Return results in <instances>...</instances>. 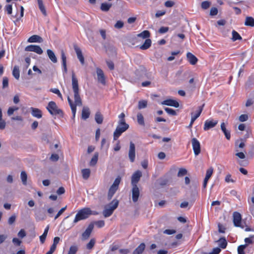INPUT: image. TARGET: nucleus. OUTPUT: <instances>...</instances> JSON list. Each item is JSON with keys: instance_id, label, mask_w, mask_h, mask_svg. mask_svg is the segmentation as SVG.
<instances>
[{"instance_id": "nucleus-1", "label": "nucleus", "mask_w": 254, "mask_h": 254, "mask_svg": "<svg viewBox=\"0 0 254 254\" xmlns=\"http://www.w3.org/2000/svg\"><path fill=\"white\" fill-rule=\"evenodd\" d=\"M72 88L74 94V103H73L72 100L69 96H67V101L70 107L73 116H75L76 112V106H81L82 105V100L79 94V88L78 80L75 76V73L73 72L71 76Z\"/></svg>"}, {"instance_id": "nucleus-2", "label": "nucleus", "mask_w": 254, "mask_h": 254, "mask_svg": "<svg viewBox=\"0 0 254 254\" xmlns=\"http://www.w3.org/2000/svg\"><path fill=\"white\" fill-rule=\"evenodd\" d=\"M91 214V210L89 208L84 207L80 209L76 214L73 222L75 223L79 221L85 219Z\"/></svg>"}, {"instance_id": "nucleus-3", "label": "nucleus", "mask_w": 254, "mask_h": 254, "mask_svg": "<svg viewBox=\"0 0 254 254\" xmlns=\"http://www.w3.org/2000/svg\"><path fill=\"white\" fill-rule=\"evenodd\" d=\"M46 109L50 114L53 116L63 115V111L58 107L56 103L54 101L49 102Z\"/></svg>"}, {"instance_id": "nucleus-4", "label": "nucleus", "mask_w": 254, "mask_h": 254, "mask_svg": "<svg viewBox=\"0 0 254 254\" xmlns=\"http://www.w3.org/2000/svg\"><path fill=\"white\" fill-rule=\"evenodd\" d=\"M121 178L118 176L115 180L113 184L109 188L108 193V198L110 200L119 189V184L121 182Z\"/></svg>"}, {"instance_id": "nucleus-5", "label": "nucleus", "mask_w": 254, "mask_h": 254, "mask_svg": "<svg viewBox=\"0 0 254 254\" xmlns=\"http://www.w3.org/2000/svg\"><path fill=\"white\" fill-rule=\"evenodd\" d=\"M123 124H119V125L117 127L115 131L114 132V139H117L120 136L125 132L126 130H127L129 126L128 124L126 123H124V122H122Z\"/></svg>"}, {"instance_id": "nucleus-6", "label": "nucleus", "mask_w": 254, "mask_h": 254, "mask_svg": "<svg viewBox=\"0 0 254 254\" xmlns=\"http://www.w3.org/2000/svg\"><path fill=\"white\" fill-rule=\"evenodd\" d=\"M142 176V172L140 170L136 171L132 175L131 178V184L132 186H137V183L139 181Z\"/></svg>"}, {"instance_id": "nucleus-7", "label": "nucleus", "mask_w": 254, "mask_h": 254, "mask_svg": "<svg viewBox=\"0 0 254 254\" xmlns=\"http://www.w3.org/2000/svg\"><path fill=\"white\" fill-rule=\"evenodd\" d=\"M26 51L34 52L39 55H41L43 51L41 48L38 45H30L26 46L25 48Z\"/></svg>"}, {"instance_id": "nucleus-8", "label": "nucleus", "mask_w": 254, "mask_h": 254, "mask_svg": "<svg viewBox=\"0 0 254 254\" xmlns=\"http://www.w3.org/2000/svg\"><path fill=\"white\" fill-rule=\"evenodd\" d=\"M192 149L195 155H198L200 153V144L199 141L195 138L191 139Z\"/></svg>"}, {"instance_id": "nucleus-9", "label": "nucleus", "mask_w": 254, "mask_h": 254, "mask_svg": "<svg viewBox=\"0 0 254 254\" xmlns=\"http://www.w3.org/2000/svg\"><path fill=\"white\" fill-rule=\"evenodd\" d=\"M203 106L204 105H203L202 106L199 107V109L196 112L195 114L193 115V114L191 113V121L189 125L187 127L188 128H191L192 127L194 122L200 116L202 111Z\"/></svg>"}, {"instance_id": "nucleus-10", "label": "nucleus", "mask_w": 254, "mask_h": 254, "mask_svg": "<svg viewBox=\"0 0 254 254\" xmlns=\"http://www.w3.org/2000/svg\"><path fill=\"white\" fill-rule=\"evenodd\" d=\"M93 228L94 224L93 223H90L85 231L82 234V239L83 240H87L89 238Z\"/></svg>"}, {"instance_id": "nucleus-11", "label": "nucleus", "mask_w": 254, "mask_h": 254, "mask_svg": "<svg viewBox=\"0 0 254 254\" xmlns=\"http://www.w3.org/2000/svg\"><path fill=\"white\" fill-rule=\"evenodd\" d=\"M98 81L103 85L106 84V78L103 71L101 68L97 67L96 68Z\"/></svg>"}, {"instance_id": "nucleus-12", "label": "nucleus", "mask_w": 254, "mask_h": 254, "mask_svg": "<svg viewBox=\"0 0 254 254\" xmlns=\"http://www.w3.org/2000/svg\"><path fill=\"white\" fill-rule=\"evenodd\" d=\"M128 157L131 162L134 161L135 158V148L134 144L132 142H130L129 144Z\"/></svg>"}, {"instance_id": "nucleus-13", "label": "nucleus", "mask_w": 254, "mask_h": 254, "mask_svg": "<svg viewBox=\"0 0 254 254\" xmlns=\"http://www.w3.org/2000/svg\"><path fill=\"white\" fill-rule=\"evenodd\" d=\"M218 124V121L214 120H207L204 122L203 129L208 130L214 127Z\"/></svg>"}, {"instance_id": "nucleus-14", "label": "nucleus", "mask_w": 254, "mask_h": 254, "mask_svg": "<svg viewBox=\"0 0 254 254\" xmlns=\"http://www.w3.org/2000/svg\"><path fill=\"white\" fill-rule=\"evenodd\" d=\"M131 192H132V199L134 202L137 201L140 191L137 186H132Z\"/></svg>"}, {"instance_id": "nucleus-15", "label": "nucleus", "mask_w": 254, "mask_h": 254, "mask_svg": "<svg viewBox=\"0 0 254 254\" xmlns=\"http://www.w3.org/2000/svg\"><path fill=\"white\" fill-rule=\"evenodd\" d=\"M74 50L76 54L77 58L80 61V63L82 64H84V58L82 55V51L79 47H78L77 45H74L73 46Z\"/></svg>"}, {"instance_id": "nucleus-16", "label": "nucleus", "mask_w": 254, "mask_h": 254, "mask_svg": "<svg viewBox=\"0 0 254 254\" xmlns=\"http://www.w3.org/2000/svg\"><path fill=\"white\" fill-rule=\"evenodd\" d=\"M233 223L236 227H240L241 224L242 217L240 213L234 212L233 213Z\"/></svg>"}, {"instance_id": "nucleus-17", "label": "nucleus", "mask_w": 254, "mask_h": 254, "mask_svg": "<svg viewBox=\"0 0 254 254\" xmlns=\"http://www.w3.org/2000/svg\"><path fill=\"white\" fill-rule=\"evenodd\" d=\"M161 104L162 105L173 106L175 108H178L179 106V104L176 100H175L173 99H167V100L163 101L161 103Z\"/></svg>"}, {"instance_id": "nucleus-18", "label": "nucleus", "mask_w": 254, "mask_h": 254, "mask_svg": "<svg viewBox=\"0 0 254 254\" xmlns=\"http://www.w3.org/2000/svg\"><path fill=\"white\" fill-rule=\"evenodd\" d=\"M62 64L64 73H66L67 68L66 66V57L64 51L61 52Z\"/></svg>"}, {"instance_id": "nucleus-19", "label": "nucleus", "mask_w": 254, "mask_h": 254, "mask_svg": "<svg viewBox=\"0 0 254 254\" xmlns=\"http://www.w3.org/2000/svg\"><path fill=\"white\" fill-rule=\"evenodd\" d=\"M30 111H31L32 115L35 118L40 119L42 117V112L39 109L31 107Z\"/></svg>"}, {"instance_id": "nucleus-20", "label": "nucleus", "mask_w": 254, "mask_h": 254, "mask_svg": "<svg viewBox=\"0 0 254 254\" xmlns=\"http://www.w3.org/2000/svg\"><path fill=\"white\" fill-rule=\"evenodd\" d=\"M187 58L188 62L192 65L195 64L198 61L197 58L190 52L187 53Z\"/></svg>"}, {"instance_id": "nucleus-21", "label": "nucleus", "mask_w": 254, "mask_h": 254, "mask_svg": "<svg viewBox=\"0 0 254 254\" xmlns=\"http://www.w3.org/2000/svg\"><path fill=\"white\" fill-rule=\"evenodd\" d=\"M197 196V193L192 192L191 193V197L192 199L189 201H184L181 204L180 206H188L189 204H192V202L195 201Z\"/></svg>"}, {"instance_id": "nucleus-22", "label": "nucleus", "mask_w": 254, "mask_h": 254, "mask_svg": "<svg viewBox=\"0 0 254 254\" xmlns=\"http://www.w3.org/2000/svg\"><path fill=\"white\" fill-rule=\"evenodd\" d=\"M27 41L29 43H41L43 42V39L40 36L37 35H34L28 38Z\"/></svg>"}, {"instance_id": "nucleus-23", "label": "nucleus", "mask_w": 254, "mask_h": 254, "mask_svg": "<svg viewBox=\"0 0 254 254\" xmlns=\"http://www.w3.org/2000/svg\"><path fill=\"white\" fill-rule=\"evenodd\" d=\"M117 207H109L108 208H106L103 211V215L104 217H108L112 215L115 209Z\"/></svg>"}, {"instance_id": "nucleus-24", "label": "nucleus", "mask_w": 254, "mask_h": 254, "mask_svg": "<svg viewBox=\"0 0 254 254\" xmlns=\"http://www.w3.org/2000/svg\"><path fill=\"white\" fill-rule=\"evenodd\" d=\"M145 248V244L142 243L134 250L132 254H141L144 251Z\"/></svg>"}, {"instance_id": "nucleus-25", "label": "nucleus", "mask_w": 254, "mask_h": 254, "mask_svg": "<svg viewBox=\"0 0 254 254\" xmlns=\"http://www.w3.org/2000/svg\"><path fill=\"white\" fill-rule=\"evenodd\" d=\"M47 53L51 61L54 63H56L58 60L54 52L50 49H48L47 51Z\"/></svg>"}, {"instance_id": "nucleus-26", "label": "nucleus", "mask_w": 254, "mask_h": 254, "mask_svg": "<svg viewBox=\"0 0 254 254\" xmlns=\"http://www.w3.org/2000/svg\"><path fill=\"white\" fill-rule=\"evenodd\" d=\"M221 129L224 133L226 138L229 140L231 137L230 132L226 129L225 124L224 122L222 123L221 124Z\"/></svg>"}, {"instance_id": "nucleus-27", "label": "nucleus", "mask_w": 254, "mask_h": 254, "mask_svg": "<svg viewBox=\"0 0 254 254\" xmlns=\"http://www.w3.org/2000/svg\"><path fill=\"white\" fill-rule=\"evenodd\" d=\"M244 24L246 26L254 27V18L252 16H247Z\"/></svg>"}, {"instance_id": "nucleus-28", "label": "nucleus", "mask_w": 254, "mask_h": 254, "mask_svg": "<svg viewBox=\"0 0 254 254\" xmlns=\"http://www.w3.org/2000/svg\"><path fill=\"white\" fill-rule=\"evenodd\" d=\"M89 109L87 107H83L82 110L81 118L83 120H86L90 116Z\"/></svg>"}, {"instance_id": "nucleus-29", "label": "nucleus", "mask_w": 254, "mask_h": 254, "mask_svg": "<svg viewBox=\"0 0 254 254\" xmlns=\"http://www.w3.org/2000/svg\"><path fill=\"white\" fill-rule=\"evenodd\" d=\"M151 40L150 39H146L144 43L140 46V49L142 50L148 49L151 46Z\"/></svg>"}, {"instance_id": "nucleus-30", "label": "nucleus", "mask_w": 254, "mask_h": 254, "mask_svg": "<svg viewBox=\"0 0 254 254\" xmlns=\"http://www.w3.org/2000/svg\"><path fill=\"white\" fill-rule=\"evenodd\" d=\"M81 174H82V178L84 180H87L90 176V174H91L90 170L89 169H82L81 170Z\"/></svg>"}, {"instance_id": "nucleus-31", "label": "nucleus", "mask_w": 254, "mask_h": 254, "mask_svg": "<svg viewBox=\"0 0 254 254\" xmlns=\"http://www.w3.org/2000/svg\"><path fill=\"white\" fill-rule=\"evenodd\" d=\"M95 120L98 124H101L103 121V115L100 112H97L95 115Z\"/></svg>"}, {"instance_id": "nucleus-32", "label": "nucleus", "mask_w": 254, "mask_h": 254, "mask_svg": "<svg viewBox=\"0 0 254 254\" xmlns=\"http://www.w3.org/2000/svg\"><path fill=\"white\" fill-rule=\"evenodd\" d=\"M13 76L16 78V79H19L20 77V72H19V68L18 66L15 65L13 68L12 72Z\"/></svg>"}, {"instance_id": "nucleus-33", "label": "nucleus", "mask_w": 254, "mask_h": 254, "mask_svg": "<svg viewBox=\"0 0 254 254\" xmlns=\"http://www.w3.org/2000/svg\"><path fill=\"white\" fill-rule=\"evenodd\" d=\"M37 2L40 10L44 16H46L47 12L42 0H37Z\"/></svg>"}, {"instance_id": "nucleus-34", "label": "nucleus", "mask_w": 254, "mask_h": 254, "mask_svg": "<svg viewBox=\"0 0 254 254\" xmlns=\"http://www.w3.org/2000/svg\"><path fill=\"white\" fill-rule=\"evenodd\" d=\"M136 118H137V121L138 124L140 126H144V125H145L144 120V117H143V115H142V114L141 113H137Z\"/></svg>"}, {"instance_id": "nucleus-35", "label": "nucleus", "mask_w": 254, "mask_h": 254, "mask_svg": "<svg viewBox=\"0 0 254 254\" xmlns=\"http://www.w3.org/2000/svg\"><path fill=\"white\" fill-rule=\"evenodd\" d=\"M49 229V226H47L45 229L43 234L40 237V240L41 243H44L45 242Z\"/></svg>"}, {"instance_id": "nucleus-36", "label": "nucleus", "mask_w": 254, "mask_h": 254, "mask_svg": "<svg viewBox=\"0 0 254 254\" xmlns=\"http://www.w3.org/2000/svg\"><path fill=\"white\" fill-rule=\"evenodd\" d=\"M150 36V33L148 30H144L140 33L137 34V37H141L143 39H149L148 38Z\"/></svg>"}, {"instance_id": "nucleus-37", "label": "nucleus", "mask_w": 254, "mask_h": 254, "mask_svg": "<svg viewBox=\"0 0 254 254\" xmlns=\"http://www.w3.org/2000/svg\"><path fill=\"white\" fill-rule=\"evenodd\" d=\"M112 6L111 3H102L101 4L100 8L103 11H108Z\"/></svg>"}, {"instance_id": "nucleus-38", "label": "nucleus", "mask_w": 254, "mask_h": 254, "mask_svg": "<svg viewBox=\"0 0 254 254\" xmlns=\"http://www.w3.org/2000/svg\"><path fill=\"white\" fill-rule=\"evenodd\" d=\"M232 40L233 41H236L237 40H241L242 39V37L241 35L235 30L232 31Z\"/></svg>"}, {"instance_id": "nucleus-39", "label": "nucleus", "mask_w": 254, "mask_h": 254, "mask_svg": "<svg viewBox=\"0 0 254 254\" xmlns=\"http://www.w3.org/2000/svg\"><path fill=\"white\" fill-rule=\"evenodd\" d=\"M98 159V153L96 152L94 154V156H93V157L92 158V159L90 162V165L91 166H95L97 164Z\"/></svg>"}, {"instance_id": "nucleus-40", "label": "nucleus", "mask_w": 254, "mask_h": 254, "mask_svg": "<svg viewBox=\"0 0 254 254\" xmlns=\"http://www.w3.org/2000/svg\"><path fill=\"white\" fill-rule=\"evenodd\" d=\"M147 106V101L146 100H142L138 102V108L140 110L145 108Z\"/></svg>"}, {"instance_id": "nucleus-41", "label": "nucleus", "mask_w": 254, "mask_h": 254, "mask_svg": "<svg viewBox=\"0 0 254 254\" xmlns=\"http://www.w3.org/2000/svg\"><path fill=\"white\" fill-rule=\"evenodd\" d=\"M21 179L22 182V184L24 185H27V175L25 171H22L20 175Z\"/></svg>"}, {"instance_id": "nucleus-42", "label": "nucleus", "mask_w": 254, "mask_h": 254, "mask_svg": "<svg viewBox=\"0 0 254 254\" xmlns=\"http://www.w3.org/2000/svg\"><path fill=\"white\" fill-rule=\"evenodd\" d=\"M77 251V246L75 245H72L70 247L67 254H76Z\"/></svg>"}, {"instance_id": "nucleus-43", "label": "nucleus", "mask_w": 254, "mask_h": 254, "mask_svg": "<svg viewBox=\"0 0 254 254\" xmlns=\"http://www.w3.org/2000/svg\"><path fill=\"white\" fill-rule=\"evenodd\" d=\"M92 223L94 224V225H95L98 228H102L105 226V221L102 220L96 221Z\"/></svg>"}, {"instance_id": "nucleus-44", "label": "nucleus", "mask_w": 254, "mask_h": 254, "mask_svg": "<svg viewBox=\"0 0 254 254\" xmlns=\"http://www.w3.org/2000/svg\"><path fill=\"white\" fill-rule=\"evenodd\" d=\"M50 92L57 94L59 97L63 99V96L60 90L58 88H51L50 90Z\"/></svg>"}, {"instance_id": "nucleus-45", "label": "nucleus", "mask_w": 254, "mask_h": 254, "mask_svg": "<svg viewBox=\"0 0 254 254\" xmlns=\"http://www.w3.org/2000/svg\"><path fill=\"white\" fill-rule=\"evenodd\" d=\"M187 170L185 168H181L179 169V171L178 173V177H183L187 174Z\"/></svg>"}, {"instance_id": "nucleus-46", "label": "nucleus", "mask_w": 254, "mask_h": 254, "mask_svg": "<svg viewBox=\"0 0 254 254\" xmlns=\"http://www.w3.org/2000/svg\"><path fill=\"white\" fill-rule=\"evenodd\" d=\"M95 244V240L94 239H91L89 242L87 244L86 248L87 249H92Z\"/></svg>"}, {"instance_id": "nucleus-47", "label": "nucleus", "mask_w": 254, "mask_h": 254, "mask_svg": "<svg viewBox=\"0 0 254 254\" xmlns=\"http://www.w3.org/2000/svg\"><path fill=\"white\" fill-rule=\"evenodd\" d=\"M213 168H210L207 169L206 171V175H205V178H206V179L209 180L210 179V178L211 177V176L213 174Z\"/></svg>"}, {"instance_id": "nucleus-48", "label": "nucleus", "mask_w": 254, "mask_h": 254, "mask_svg": "<svg viewBox=\"0 0 254 254\" xmlns=\"http://www.w3.org/2000/svg\"><path fill=\"white\" fill-rule=\"evenodd\" d=\"M210 5V3L208 1H204L202 2L201 4V6L202 9H206L209 7Z\"/></svg>"}, {"instance_id": "nucleus-49", "label": "nucleus", "mask_w": 254, "mask_h": 254, "mask_svg": "<svg viewBox=\"0 0 254 254\" xmlns=\"http://www.w3.org/2000/svg\"><path fill=\"white\" fill-rule=\"evenodd\" d=\"M5 10L7 12L8 14H11L12 12V6L11 4H7L4 7Z\"/></svg>"}, {"instance_id": "nucleus-50", "label": "nucleus", "mask_w": 254, "mask_h": 254, "mask_svg": "<svg viewBox=\"0 0 254 254\" xmlns=\"http://www.w3.org/2000/svg\"><path fill=\"white\" fill-rule=\"evenodd\" d=\"M165 111L169 114L171 115H172V116H175L177 115V113H176V112L171 109V108H165Z\"/></svg>"}, {"instance_id": "nucleus-51", "label": "nucleus", "mask_w": 254, "mask_h": 254, "mask_svg": "<svg viewBox=\"0 0 254 254\" xmlns=\"http://www.w3.org/2000/svg\"><path fill=\"white\" fill-rule=\"evenodd\" d=\"M247 245H241L238 248V254H245L244 249L246 247Z\"/></svg>"}, {"instance_id": "nucleus-52", "label": "nucleus", "mask_w": 254, "mask_h": 254, "mask_svg": "<svg viewBox=\"0 0 254 254\" xmlns=\"http://www.w3.org/2000/svg\"><path fill=\"white\" fill-rule=\"evenodd\" d=\"M24 15V8L22 6H20V15H16L14 17L16 18V20L18 21Z\"/></svg>"}, {"instance_id": "nucleus-53", "label": "nucleus", "mask_w": 254, "mask_h": 254, "mask_svg": "<svg viewBox=\"0 0 254 254\" xmlns=\"http://www.w3.org/2000/svg\"><path fill=\"white\" fill-rule=\"evenodd\" d=\"M249 119L248 115L247 114H242L240 116L239 120L241 122L247 121Z\"/></svg>"}, {"instance_id": "nucleus-54", "label": "nucleus", "mask_w": 254, "mask_h": 254, "mask_svg": "<svg viewBox=\"0 0 254 254\" xmlns=\"http://www.w3.org/2000/svg\"><path fill=\"white\" fill-rule=\"evenodd\" d=\"M218 231L220 233H224L225 232L226 228L225 226L220 223L218 224Z\"/></svg>"}, {"instance_id": "nucleus-55", "label": "nucleus", "mask_w": 254, "mask_h": 254, "mask_svg": "<svg viewBox=\"0 0 254 254\" xmlns=\"http://www.w3.org/2000/svg\"><path fill=\"white\" fill-rule=\"evenodd\" d=\"M18 109V107H9L7 111V114L8 116H11L12 115L14 111L17 110Z\"/></svg>"}, {"instance_id": "nucleus-56", "label": "nucleus", "mask_w": 254, "mask_h": 254, "mask_svg": "<svg viewBox=\"0 0 254 254\" xmlns=\"http://www.w3.org/2000/svg\"><path fill=\"white\" fill-rule=\"evenodd\" d=\"M8 79L6 77H4L2 80V87L3 88L8 87Z\"/></svg>"}, {"instance_id": "nucleus-57", "label": "nucleus", "mask_w": 254, "mask_h": 254, "mask_svg": "<svg viewBox=\"0 0 254 254\" xmlns=\"http://www.w3.org/2000/svg\"><path fill=\"white\" fill-rule=\"evenodd\" d=\"M106 64L110 70H112L114 69V64L112 61H107Z\"/></svg>"}, {"instance_id": "nucleus-58", "label": "nucleus", "mask_w": 254, "mask_h": 254, "mask_svg": "<svg viewBox=\"0 0 254 254\" xmlns=\"http://www.w3.org/2000/svg\"><path fill=\"white\" fill-rule=\"evenodd\" d=\"M124 26V22L122 21H118L115 25V27L118 29L122 28Z\"/></svg>"}, {"instance_id": "nucleus-59", "label": "nucleus", "mask_w": 254, "mask_h": 254, "mask_svg": "<svg viewBox=\"0 0 254 254\" xmlns=\"http://www.w3.org/2000/svg\"><path fill=\"white\" fill-rule=\"evenodd\" d=\"M125 117V114L124 113H122L119 116V118L120 119L119 124H123V123H122L123 122H124V123H126Z\"/></svg>"}, {"instance_id": "nucleus-60", "label": "nucleus", "mask_w": 254, "mask_h": 254, "mask_svg": "<svg viewBox=\"0 0 254 254\" xmlns=\"http://www.w3.org/2000/svg\"><path fill=\"white\" fill-rule=\"evenodd\" d=\"M169 30V27H164V26H162L160 28V29H159V32L161 34H163V33H165L167 32H168Z\"/></svg>"}, {"instance_id": "nucleus-61", "label": "nucleus", "mask_w": 254, "mask_h": 254, "mask_svg": "<svg viewBox=\"0 0 254 254\" xmlns=\"http://www.w3.org/2000/svg\"><path fill=\"white\" fill-rule=\"evenodd\" d=\"M176 231L174 229H166L164 231L163 233L167 235H172L175 234Z\"/></svg>"}, {"instance_id": "nucleus-62", "label": "nucleus", "mask_w": 254, "mask_h": 254, "mask_svg": "<svg viewBox=\"0 0 254 254\" xmlns=\"http://www.w3.org/2000/svg\"><path fill=\"white\" fill-rule=\"evenodd\" d=\"M12 242L16 246H20L21 244V241L16 238H13Z\"/></svg>"}, {"instance_id": "nucleus-63", "label": "nucleus", "mask_w": 254, "mask_h": 254, "mask_svg": "<svg viewBox=\"0 0 254 254\" xmlns=\"http://www.w3.org/2000/svg\"><path fill=\"white\" fill-rule=\"evenodd\" d=\"M218 13L217 8L216 7H212L210 11V15L212 16L216 15Z\"/></svg>"}, {"instance_id": "nucleus-64", "label": "nucleus", "mask_w": 254, "mask_h": 254, "mask_svg": "<svg viewBox=\"0 0 254 254\" xmlns=\"http://www.w3.org/2000/svg\"><path fill=\"white\" fill-rule=\"evenodd\" d=\"M221 252V249L219 248L216 247L213 249L211 252L209 254H219Z\"/></svg>"}]
</instances>
